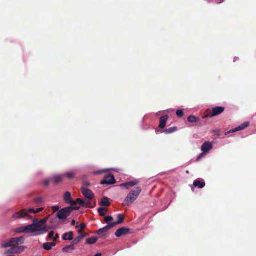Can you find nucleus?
Segmentation results:
<instances>
[{
  "label": "nucleus",
  "instance_id": "nucleus-29",
  "mask_svg": "<svg viewBox=\"0 0 256 256\" xmlns=\"http://www.w3.org/2000/svg\"><path fill=\"white\" fill-rule=\"evenodd\" d=\"M178 128L176 126L172 127L165 130L163 132L166 134H170L177 131Z\"/></svg>",
  "mask_w": 256,
  "mask_h": 256
},
{
  "label": "nucleus",
  "instance_id": "nucleus-37",
  "mask_svg": "<svg viewBox=\"0 0 256 256\" xmlns=\"http://www.w3.org/2000/svg\"><path fill=\"white\" fill-rule=\"evenodd\" d=\"M113 220L114 218L112 216H107L104 218V221L106 223H108L112 222V220Z\"/></svg>",
  "mask_w": 256,
  "mask_h": 256
},
{
  "label": "nucleus",
  "instance_id": "nucleus-6",
  "mask_svg": "<svg viewBox=\"0 0 256 256\" xmlns=\"http://www.w3.org/2000/svg\"><path fill=\"white\" fill-rule=\"evenodd\" d=\"M116 182V181L114 175L112 174H108L105 176L104 180L101 181L100 184L103 185H111L114 184Z\"/></svg>",
  "mask_w": 256,
  "mask_h": 256
},
{
  "label": "nucleus",
  "instance_id": "nucleus-15",
  "mask_svg": "<svg viewBox=\"0 0 256 256\" xmlns=\"http://www.w3.org/2000/svg\"><path fill=\"white\" fill-rule=\"evenodd\" d=\"M118 221L113 223L110 224L112 228L115 226L116 225L122 224L124 222V216L122 214H118L117 216Z\"/></svg>",
  "mask_w": 256,
  "mask_h": 256
},
{
  "label": "nucleus",
  "instance_id": "nucleus-25",
  "mask_svg": "<svg viewBox=\"0 0 256 256\" xmlns=\"http://www.w3.org/2000/svg\"><path fill=\"white\" fill-rule=\"evenodd\" d=\"M75 248L74 246L71 244L66 246L64 248L62 251L64 252H70L72 250H74Z\"/></svg>",
  "mask_w": 256,
  "mask_h": 256
},
{
  "label": "nucleus",
  "instance_id": "nucleus-35",
  "mask_svg": "<svg viewBox=\"0 0 256 256\" xmlns=\"http://www.w3.org/2000/svg\"><path fill=\"white\" fill-rule=\"evenodd\" d=\"M176 114L178 118H182L184 116V113L182 110H178L176 112Z\"/></svg>",
  "mask_w": 256,
  "mask_h": 256
},
{
  "label": "nucleus",
  "instance_id": "nucleus-46",
  "mask_svg": "<svg viewBox=\"0 0 256 256\" xmlns=\"http://www.w3.org/2000/svg\"><path fill=\"white\" fill-rule=\"evenodd\" d=\"M106 172V170H103V171H98V172H94V174H101L102 172Z\"/></svg>",
  "mask_w": 256,
  "mask_h": 256
},
{
  "label": "nucleus",
  "instance_id": "nucleus-7",
  "mask_svg": "<svg viewBox=\"0 0 256 256\" xmlns=\"http://www.w3.org/2000/svg\"><path fill=\"white\" fill-rule=\"evenodd\" d=\"M29 216L28 210L23 209L13 215L14 218H22Z\"/></svg>",
  "mask_w": 256,
  "mask_h": 256
},
{
  "label": "nucleus",
  "instance_id": "nucleus-20",
  "mask_svg": "<svg viewBox=\"0 0 256 256\" xmlns=\"http://www.w3.org/2000/svg\"><path fill=\"white\" fill-rule=\"evenodd\" d=\"M195 187H198L199 188H202L206 186L205 182L204 181H200L198 180H196L193 184Z\"/></svg>",
  "mask_w": 256,
  "mask_h": 256
},
{
  "label": "nucleus",
  "instance_id": "nucleus-45",
  "mask_svg": "<svg viewBox=\"0 0 256 256\" xmlns=\"http://www.w3.org/2000/svg\"><path fill=\"white\" fill-rule=\"evenodd\" d=\"M59 238L58 234H56L55 237L54 238V240L56 241L57 238Z\"/></svg>",
  "mask_w": 256,
  "mask_h": 256
},
{
  "label": "nucleus",
  "instance_id": "nucleus-26",
  "mask_svg": "<svg viewBox=\"0 0 256 256\" xmlns=\"http://www.w3.org/2000/svg\"><path fill=\"white\" fill-rule=\"evenodd\" d=\"M98 240L96 237H91L88 238L86 240V243L88 244H95Z\"/></svg>",
  "mask_w": 256,
  "mask_h": 256
},
{
  "label": "nucleus",
  "instance_id": "nucleus-10",
  "mask_svg": "<svg viewBox=\"0 0 256 256\" xmlns=\"http://www.w3.org/2000/svg\"><path fill=\"white\" fill-rule=\"evenodd\" d=\"M26 247L24 246H20L18 248H12L8 250L6 252V254H20L22 252L25 250Z\"/></svg>",
  "mask_w": 256,
  "mask_h": 256
},
{
  "label": "nucleus",
  "instance_id": "nucleus-24",
  "mask_svg": "<svg viewBox=\"0 0 256 256\" xmlns=\"http://www.w3.org/2000/svg\"><path fill=\"white\" fill-rule=\"evenodd\" d=\"M62 176H56L53 177V178L51 180L52 182H54L56 184H58L62 182L63 180Z\"/></svg>",
  "mask_w": 256,
  "mask_h": 256
},
{
  "label": "nucleus",
  "instance_id": "nucleus-31",
  "mask_svg": "<svg viewBox=\"0 0 256 256\" xmlns=\"http://www.w3.org/2000/svg\"><path fill=\"white\" fill-rule=\"evenodd\" d=\"M44 210L43 208H36V210H34L33 208H30L28 209L29 214L30 212H33L34 214H38L40 212H42Z\"/></svg>",
  "mask_w": 256,
  "mask_h": 256
},
{
  "label": "nucleus",
  "instance_id": "nucleus-28",
  "mask_svg": "<svg viewBox=\"0 0 256 256\" xmlns=\"http://www.w3.org/2000/svg\"><path fill=\"white\" fill-rule=\"evenodd\" d=\"M84 237V236H79L72 242V244L74 246L78 244Z\"/></svg>",
  "mask_w": 256,
  "mask_h": 256
},
{
  "label": "nucleus",
  "instance_id": "nucleus-14",
  "mask_svg": "<svg viewBox=\"0 0 256 256\" xmlns=\"http://www.w3.org/2000/svg\"><path fill=\"white\" fill-rule=\"evenodd\" d=\"M168 118V117L167 116H164L160 118L159 124L160 128L164 129L166 127Z\"/></svg>",
  "mask_w": 256,
  "mask_h": 256
},
{
  "label": "nucleus",
  "instance_id": "nucleus-11",
  "mask_svg": "<svg viewBox=\"0 0 256 256\" xmlns=\"http://www.w3.org/2000/svg\"><path fill=\"white\" fill-rule=\"evenodd\" d=\"M140 182L139 180H132L129 182H126L124 184H122L120 185V186L121 188H124L126 189H128L130 188L133 187L138 184Z\"/></svg>",
  "mask_w": 256,
  "mask_h": 256
},
{
  "label": "nucleus",
  "instance_id": "nucleus-30",
  "mask_svg": "<svg viewBox=\"0 0 256 256\" xmlns=\"http://www.w3.org/2000/svg\"><path fill=\"white\" fill-rule=\"evenodd\" d=\"M82 200H82L80 198H78L76 199V200L75 201H74V200L72 201L70 205L72 206H75L77 204H80L81 206L82 204Z\"/></svg>",
  "mask_w": 256,
  "mask_h": 256
},
{
  "label": "nucleus",
  "instance_id": "nucleus-17",
  "mask_svg": "<svg viewBox=\"0 0 256 256\" xmlns=\"http://www.w3.org/2000/svg\"><path fill=\"white\" fill-rule=\"evenodd\" d=\"M64 202L68 204H70L72 201L71 194L68 192H65L64 196Z\"/></svg>",
  "mask_w": 256,
  "mask_h": 256
},
{
  "label": "nucleus",
  "instance_id": "nucleus-43",
  "mask_svg": "<svg viewBox=\"0 0 256 256\" xmlns=\"http://www.w3.org/2000/svg\"><path fill=\"white\" fill-rule=\"evenodd\" d=\"M224 0H216L215 2L216 4H220L224 2Z\"/></svg>",
  "mask_w": 256,
  "mask_h": 256
},
{
  "label": "nucleus",
  "instance_id": "nucleus-1",
  "mask_svg": "<svg viewBox=\"0 0 256 256\" xmlns=\"http://www.w3.org/2000/svg\"><path fill=\"white\" fill-rule=\"evenodd\" d=\"M36 234L34 236L42 235L46 233L49 228L46 226L47 218H44L38 221L36 219L33 220Z\"/></svg>",
  "mask_w": 256,
  "mask_h": 256
},
{
  "label": "nucleus",
  "instance_id": "nucleus-50",
  "mask_svg": "<svg viewBox=\"0 0 256 256\" xmlns=\"http://www.w3.org/2000/svg\"><path fill=\"white\" fill-rule=\"evenodd\" d=\"M86 235V234H84L83 236H84V237H85Z\"/></svg>",
  "mask_w": 256,
  "mask_h": 256
},
{
  "label": "nucleus",
  "instance_id": "nucleus-19",
  "mask_svg": "<svg viewBox=\"0 0 256 256\" xmlns=\"http://www.w3.org/2000/svg\"><path fill=\"white\" fill-rule=\"evenodd\" d=\"M25 233L29 232H36V230L34 228V222L31 224L24 226Z\"/></svg>",
  "mask_w": 256,
  "mask_h": 256
},
{
  "label": "nucleus",
  "instance_id": "nucleus-2",
  "mask_svg": "<svg viewBox=\"0 0 256 256\" xmlns=\"http://www.w3.org/2000/svg\"><path fill=\"white\" fill-rule=\"evenodd\" d=\"M142 192V188L140 186H137L132 190L126 196L124 200L123 206L126 205L129 206L132 204L138 198Z\"/></svg>",
  "mask_w": 256,
  "mask_h": 256
},
{
  "label": "nucleus",
  "instance_id": "nucleus-5",
  "mask_svg": "<svg viewBox=\"0 0 256 256\" xmlns=\"http://www.w3.org/2000/svg\"><path fill=\"white\" fill-rule=\"evenodd\" d=\"M68 207L63 208L60 210L56 214L57 217L60 220H66L71 214Z\"/></svg>",
  "mask_w": 256,
  "mask_h": 256
},
{
  "label": "nucleus",
  "instance_id": "nucleus-49",
  "mask_svg": "<svg viewBox=\"0 0 256 256\" xmlns=\"http://www.w3.org/2000/svg\"><path fill=\"white\" fill-rule=\"evenodd\" d=\"M94 256H102V254L101 253H98V254H96Z\"/></svg>",
  "mask_w": 256,
  "mask_h": 256
},
{
  "label": "nucleus",
  "instance_id": "nucleus-23",
  "mask_svg": "<svg viewBox=\"0 0 256 256\" xmlns=\"http://www.w3.org/2000/svg\"><path fill=\"white\" fill-rule=\"evenodd\" d=\"M54 242H46L43 244V248L46 250H50L53 246H56Z\"/></svg>",
  "mask_w": 256,
  "mask_h": 256
},
{
  "label": "nucleus",
  "instance_id": "nucleus-9",
  "mask_svg": "<svg viewBox=\"0 0 256 256\" xmlns=\"http://www.w3.org/2000/svg\"><path fill=\"white\" fill-rule=\"evenodd\" d=\"M130 229L129 228L122 227L118 229L115 232L116 237H120L122 236L126 235L130 232Z\"/></svg>",
  "mask_w": 256,
  "mask_h": 256
},
{
  "label": "nucleus",
  "instance_id": "nucleus-21",
  "mask_svg": "<svg viewBox=\"0 0 256 256\" xmlns=\"http://www.w3.org/2000/svg\"><path fill=\"white\" fill-rule=\"evenodd\" d=\"M100 204L102 206H108L110 205V199L107 197H104L102 200Z\"/></svg>",
  "mask_w": 256,
  "mask_h": 256
},
{
  "label": "nucleus",
  "instance_id": "nucleus-47",
  "mask_svg": "<svg viewBox=\"0 0 256 256\" xmlns=\"http://www.w3.org/2000/svg\"><path fill=\"white\" fill-rule=\"evenodd\" d=\"M75 224H76V221H75V220H73L71 222V225L74 226Z\"/></svg>",
  "mask_w": 256,
  "mask_h": 256
},
{
  "label": "nucleus",
  "instance_id": "nucleus-32",
  "mask_svg": "<svg viewBox=\"0 0 256 256\" xmlns=\"http://www.w3.org/2000/svg\"><path fill=\"white\" fill-rule=\"evenodd\" d=\"M107 210L104 208H100L98 209V212L100 216H104L106 214V212Z\"/></svg>",
  "mask_w": 256,
  "mask_h": 256
},
{
  "label": "nucleus",
  "instance_id": "nucleus-16",
  "mask_svg": "<svg viewBox=\"0 0 256 256\" xmlns=\"http://www.w3.org/2000/svg\"><path fill=\"white\" fill-rule=\"evenodd\" d=\"M74 232H69L65 233L62 236V239L64 240H72L74 239Z\"/></svg>",
  "mask_w": 256,
  "mask_h": 256
},
{
  "label": "nucleus",
  "instance_id": "nucleus-44",
  "mask_svg": "<svg viewBox=\"0 0 256 256\" xmlns=\"http://www.w3.org/2000/svg\"><path fill=\"white\" fill-rule=\"evenodd\" d=\"M84 186H90V183L88 182H84Z\"/></svg>",
  "mask_w": 256,
  "mask_h": 256
},
{
  "label": "nucleus",
  "instance_id": "nucleus-39",
  "mask_svg": "<svg viewBox=\"0 0 256 256\" xmlns=\"http://www.w3.org/2000/svg\"><path fill=\"white\" fill-rule=\"evenodd\" d=\"M54 212L59 211L60 207L58 206H54L52 208Z\"/></svg>",
  "mask_w": 256,
  "mask_h": 256
},
{
  "label": "nucleus",
  "instance_id": "nucleus-3",
  "mask_svg": "<svg viewBox=\"0 0 256 256\" xmlns=\"http://www.w3.org/2000/svg\"><path fill=\"white\" fill-rule=\"evenodd\" d=\"M24 238L23 236L12 238L7 241L2 242V247L6 248L8 247L17 248L16 246L24 243Z\"/></svg>",
  "mask_w": 256,
  "mask_h": 256
},
{
  "label": "nucleus",
  "instance_id": "nucleus-27",
  "mask_svg": "<svg viewBox=\"0 0 256 256\" xmlns=\"http://www.w3.org/2000/svg\"><path fill=\"white\" fill-rule=\"evenodd\" d=\"M188 120L190 123H196L199 122L200 118L194 116H190L188 118Z\"/></svg>",
  "mask_w": 256,
  "mask_h": 256
},
{
  "label": "nucleus",
  "instance_id": "nucleus-8",
  "mask_svg": "<svg viewBox=\"0 0 256 256\" xmlns=\"http://www.w3.org/2000/svg\"><path fill=\"white\" fill-rule=\"evenodd\" d=\"M81 192L86 198L89 200H92L94 197V195L91 190L84 186L81 188Z\"/></svg>",
  "mask_w": 256,
  "mask_h": 256
},
{
  "label": "nucleus",
  "instance_id": "nucleus-48",
  "mask_svg": "<svg viewBox=\"0 0 256 256\" xmlns=\"http://www.w3.org/2000/svg\"><path fill=\"white\" fill-rule=\"evenodd\" d=\"M83 232V230L80 228L78 230V234H82Z\"/></svg>",
  "mask_w": 256,
  "mask_h": 256
},
{
  "label": "nucleus",
  "instance_id": "nucleus-18",
  "mask_svg": "<svg viewBox=\"0 0 256 256\" xmlns=\"http://www.w3.org/2000/svg\"><path fill=\"white\" fill-rule=\"evenodd\" d=\"M96 205V202L94 203V204L92 205V203L90 201H84L82 200V203L81 204L82 207L85 208H94Z\"/></svg>",
  "mask_w": 256,
  "mask_h": 256
},
{
  "label": "nucleus",
  "instance_id": "nucleus-40",
  "mask_svg": "<svg viewBox=\"0 0 256 256\" xmlns=\"http://www.w3.org/2000/svg\"><path fill=\"white\" fill-rule=\"evenodd\" d=\"M79 226L80 227V228L83 230L86 228V224L84 223L81 224ZM78 226H76V228H78Z\"/></svg>",
  "mask_w": 256,
  "mask_h": 256
},
{
  "label": "nucleus",
  "instance_id": "nucleus-38",
  "mask_svg": "<svg viewBox=\"0 0 256 256\" xmlns=\"http://www.w3.org/2000/svg\"><path fill=\"white\" fill-rule=\"evenodd\" d=\"M68 208H69L70 210V213L74 210H79L80 208V207L79 206H72L70 205V206H68Z\"/></svg>",
  "mask_w": 256,
  "mask_h": 256
},
{
  "label": "nucleus",
  "instance_id": "nucleus-34",
  "mask_svg": "<svg viewBox=\"0 0 256 256\" xmlns=\"http://www.w3.org/2000/svg\"><path fill=\"white\" fill-rule=\"evenodd\" d=\"M42 200L43 199L42 198L40 197V198H36L34 199L32 202H33V203L34 204H40L42 202Z\"/></svg>",
  "mask_w": 256,
  "mask_h": 256
},
{
  "label": "nucleus",
  "instance_id": "nucleus-4",
  "mask_svg": "<svg viewBox=\"0 0 256 256\" xmlns=\"http://www.w3.org/2000/svg\"><path fill=\"white\" fill-rule=\"evenodd\" d=\"M224 110V108L222 106H216L212 108V110H208L206 111L208 114L206 116H204L203 118H205L208 116L212 118L219 116L222 114Z\"/></svg>",
  "mask_w": 256,
  "mask_h": 256
},
{
  "label": "nucleus",
  "instance_id": "nucleus-42",
  "mask_svg": "<svg viewBox=\"0 0 256 256\" xmlns=\"http://www.w3.org/2000/svg\"><path fill=\"white\" fill-rule=\"evenodd\" d=\"M50 182H52L51 181V180H46L44 182V185L45 186H48V184H49L50 183Z\"/></svg>",
  "mask_w": 256,
  "mask_h": 256
},
{
  "label": "nucleus",
  "instance_id": "nucleus-22",
  "mask_svg": "<svg viewBox=\"0 0 256 256\" xmlns=\"http://www.w3.org/2000/svg\"><path fill=\"white\" fill-rule=\"evenodd\" d=\"M250 124L248 122H245L238 128H236L234 130H232V132H237L239 130H244V128H246Z\"/></svg>",
  "mask_w": 256,
  "mask_h": 256
},
{
  "label": "nucleus",
  "instance_id": "nucleus-41",
  "mask_svg": "<svg viewBox=\"0 0 256 256\" xmlns=\"http://www.w3.org/2000/svg\"><path fill=\"white\" fill-rule=\"evenodd\" d=\"M54 232L53 231H51L49 234H48V238L50 239H52L53 238L54 239Z\"/></svg>",
  "mask_w": 256,
  "mask_h": 256
},
{
  "label": "nucleus",
  "instance_id": "nucleus-33",
  "mask_svg": "<svg viewBox=\"0 0 256 256\" xmlns=\"http://www.w3.org/2000/svg\"><path fill=\"white\" fill-rule=\"evenodd\" d=\"M64 176H65L68 178H74V174L72 172H68L66 173Z\"/></svg>",
  "mask_w": 256,
  "mask_h": 256
},
{
  "label": "nucleus",
  "instance_id": "nucleus-13",
  "mask_svg": "<svg viewBox=\"0 0 256 256\" xmlns=\"http://www.w3.org/2000/svg\"><path fill=\"white\" fill-rule=\"evenodd\" d=\"M112 228V226L109 224L103 228L98 230L96 233L100 235L101 236H105L106 232Z\"/></svg>",
  "mask_w": 256,
  "mask_h": 256
},
{
  "label": "nucleus",
  "instance_id": "nucleus-12",
  "mask_svg": "<svg viewBox=\"0 0 256 256\" xmlns=\"http://www.w3.org/2000/svg\"><path fill=\"white\" fill-rule=\"evenodd\" d=\"M212 148V145L210 142H205L202 146V150L204 153L208 152Z\"/></svg>",
  "mask_w": 256,
  "mask_h": 256
},
{
  "label": "nucleus",
  "instance_id": "nucleus-36",
  "mask_svg": "<svg viewBox=\"0 0 256 256\" xmlns=\"http://www.w3.org/2000/svg\"><path fill=\"white\" fill-rule=\"evenodd\" d=\"M15 232L18 233L25 232L24 226H21L15 230Z\"/></svg>",
  "mask_w": 256,
  "mask_h": 256
}]
</instances>
